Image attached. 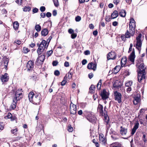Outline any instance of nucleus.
Returning <instances> with one entry per match:
<instances>
[{
    "label": "nucleus",
    "mask_w": 147,
    "mask_h": 147,
    "mask_svg": "<svg viewBox=\"0 0 147 147\" xmlns=\"http://www.w3.org/2000/svg\"><path fill=\"white\" fill-rule=\"evenodd\" d=\"M35 95L34 93L32 92H31L29 93L28 97L30 102H31L33 100V98L34 97Z\"/></svg>",
    "instance_id": "b1692460"
},
{
    "label": "nucleus",
    "mask_w": 147,
    "mask_h": 147,
    "mask_svg": "<svg viewBox=\"0 0 147 147\" xmlns=\"http://www.w3.org/2000/svg\"><path fill=\"white\" fill-rule=\"evenodd\" d=\"M9 59L5 57L3 58V60L2 61V64L4 63V68L6 69H7V68L8 65V63L9 62Z\"/></svg>",
    "instance_id": "4be33fe9"
},
{
    "label": "nucleus",
    "mask_w": 147,
    "mask_h": 147,
    "mask_svg": "<svg viewBox=\"0 0 147 147\" xmlns=\"http://www.w3.org/2000/svg\"><path fill=\"white\" fill-rule=\"evenodd\" d=\"M45 59V56L44 55H41L37 58L36 63L37 65H40L43 64Z\"/></svg>",
    "instance_id": "0eeeda50"
},
{
    "label": "nucleus",
    "mask_w": 147,
    "mask_h": 147,
    "mask_svg": "<svg viewBox=\"0 0 147 147\" xmlns=\"http://www.w3.org/2000/svg\"><path fill=\"white\" fill-rule=\"evenodd\" d=\"M70 111L71 114L75 115L76 113V105L71 103L70 105Z\"/></svg>",
    "instance_id": "f8f14e48"
},
{
    "label": "nucleus",
    "mask_w": 147,
    "mask_h": 147,
    "mask_svg": "<svg viewBox=\"0 0 147 147\" xmlns=\"http://www.w3.org/2000/svg\"><path fill=\"white\" fill-rule=\"evenodd\" d=\"M12 116V114L10 113H8L7 116L4 117L5 119H10Z\"/></svg>",
    "instance_id": "58836bf2"
},
{
    "label": "nucleus",
    "mask_w": 147,
    "mask_h": 147,
    "mask_svg": "<svg viewBox=\"0 0 147 147\" xmlns=\"http://www.w3.org/2000/svg\"><path fill=\"white\" fill-rule=\"evenodd\" d=\"M135 57V50L134 48L132 49V53L130 54L129 58L131 61L134 64V59Z\"/></svg>",
    "instance_id": "2eb2a0df"
},
{
    "label": "nucleus",
    "mask_w": 147,
    "mask_h": 147,
    "mask_svg": "<svg viewBox=\"0 0 147 147\" xmlns=\"http://www.w3.org/2000/svg\"><path fill=\"white\" fill-rule=\"evenodd\" d=\"M58 63V62L57 61H54L52 63V64L53 66H56Z\"/></svg>",
    "instance_id": "4d7b16f0"
},
{
    "label": "nucleus",
    "mask_w": 147,
    "mask_h": 147,
    "mask_svg": "<svg viewBox=\"0 0 147 147\" xmlns=\"http://www.w3.org/2000/svg\"><path fill=\"white\" fill-rule=\"evenodd\" d=\"M109 94L107 92L105 89L103 90L100 94V96L102 97V98L103 100H105L108 98L109 97Z\"/></svg>",
    "instance_id": "9b49d317"
},
{
    "label": "nucleus",
    "mask_w": 147,
    "mask_h": 147,
    "mask_svg": "<svg viewBox=\"0 0 147 147\" xmlns=\"http://www.w3.org/2000/svg\"><path fill=\"white\" fill-rule=\"evenodd\" d=\"M120 134L122 136H125L127 135V129L125 128L122 126L120 127Z\"/></svg>",
    "instance_id": "4468645a"
},
{
    "label": "nucleus",
    "mask_w": 147,
    "mask_h": 147,
    "mask_svg": "<svg viewBox=\"0 0 147 147\" xmlns=\"http://www.w3.org/2000/svg\"><path fill=\"white\" fill-rule=\"evenodd\" d=\"M125 35H122L121 36V39L123 41H125L126 40V38H127L126 36V34H125Z\"/></svg>",
    "instance_id": "c03bdc74"
},
{
    "label": "nucleus",
    "mask_w": 147,
    "mask_h": 147,
    "mask_svg": "<svg viewBox=\"0 0 147 147\" xmlns=\"http://www.w3.org/2000/svg\"><path fill=\"white\" fill-rule=\"evenodd\" d=\"M23 95L22 94L21 95L20 94H15L13 98V103L11 105V107L13 109H14L16 107L17 101L20 100L22 98Z\"/></svg>",
    "instance_id": "7ed1b4c3"
},
{
    "label": "nucleus",
    "mask_w": 147,
    "mask_h": 147,
    "mask_svg": "<svg viewBox=\"0 0 147 147\" xmlns=\"http://www.w3.org/2000/svg\"><path fill=\"white\" fill-rule=\"evenodd\" d=\"M35 28L37 32H39L41 30V27L39 24H36Z\"/></svg>",
    "instance_id": "7c9ffc66"
},
{
    "label": "nucleus",
    "mask_w": 147,
    "mask_h": 147,
    "mask_svg": "<svg viewBox=\"0 0 147 147\" xmlns=\"http://www.w3.org/2000/svg\"><path fill=\"white\" fill-rule=\"evenodd\" d=\"M40 16L42 18H45L46 16L45 13H41L40 14Z\"/></svg>",
    "instance_id": "338daca9"
},
{
    "label": "nucleus",
    "mask_w": 147,
    "mask_h": 147,
    "mask_svg": "<svg viewBox=\"0 0 147 147\" xmlns=\"http://www.w3.org/2000/svg\"><path fill=\"white\" fill-rule=\"evenodd\" d=\"M33 99L31 102L36 105H39L41 100L40 95L39 94L35 95Z\"/></svg>",
    "instance_id": "1a4fd4ad"
},
{
    "label": "nucleus",
    "mask_w": 147,
    "mask_h": 147,
    "mask_svg": "<svg viewBox=\"0 0 147 147\" xmlns=\"http://www.w3.org/2000/svg\"><path fill=\"white\" fill-rule=\"evenodd\" d=\"M31 8L29 6H25L23 9V11H29L30 10Z\"/></svg>",
    "instance_id": "f704fd0d"
},
{
    "label": "nucleus",
    "mask_w": 147,
    "mask_h": 147,
    "mask_svg": "<svg viewBox=\"0 0 147 147\" xmlns=\"http://www.w3.org/2000/svg\"><path fill=\"white\" fill-rule=\"evenodd\" d=\"M84 54L85 55H88L90 54V52L89 50H86L84 52Z\"/></svg>",
    "instance_id": "6e6d98bb"
},
{
    "label": "nucleus",
    "mask_w": 147,
    "mask_h": 147,
    "mask_svg": "<svg viewBox=\"0 0 147 147\" xmlns=\"http://www.w3.org/2000/svg\"><path fill=\"white\" fill-rule=\"evenodd\" d=\"M18 131L17 128H16L15 129H11V132L14 135H16L17 134V132Z\"/></svg>",
    "instance_id": "e433bc0d"
},
{
    "label": "nucleus",
    "mask_w": 147,
    "mask_h": 147,
    "mask_svg": "<svg viewBox=\"0 0 147 147\" xmlns=\"http://www.w3.org/2000/svg\"><path fill=\"white\" fill-rule=\"evenodd\" d=\"M119 15L122 17H124L126 15L125 11L123 9H122L119 12Z\"/></svg>",
    "instance_id": "c85d7f7f"
},
{
    "label": "nucleus",
    "mask_w": 147,
    "mask_h": 147,
    "mask_svg": "<svg viewBox=\"0 0 147 147\" xmlns=\"http://www.w3.org/2000/svg\"><path fill=\"white\" fill-rule=\"evenodd\" d=\"M77 36V34L76 33H73L71 34V37L72 39H74Z\"/></svg>",
    "instance_id": "09e8293b"
},
{
    "label": "nucleus",
    "mask_w": 147,
    "mask_h": 147,
    "mask_svg": "<svg viewBox=\"0 0 147 147\" xmlns=\"http://www.w3.org/2000/svg\"><path fill=\"white\" fill-rule=\"evenodd\" d=\"M81 20V17L79 16H78L75 18V20L76 22H79Z\"/></svg>",
    "instance_id": "a18cd8bd"
},
{
    "label": "nucleus",
    "mask_w": 147,
    "mask_h": 147,
    "mask_svg": "<svg viewBox=\"0 0 147 147\" xmlns=\"http://www.w3.org/2000/svg\"><path fill=\"white\" fill-rule=\"evenodd\" d=\"M136 27V24H134L132 25L131 23L129 24V30H127L126 33V36L127 38H129L131 36H133L135 32V28Z\"/></svg>",
    "instance_id": "39448f33"
},
{
    "label": "nucleus",
    "mask_w": 147,
    "mask_h": 147,
    "mask_svg": "<svg viewBox=\"0 0 147 147\" xmlns=\"http://www.w3.org/2000/svg\"><path fill=\"white\" fill-rule=\"evenodd\" d=\"M121 67L119 65H117L112 70V73H113L115 74H117L120 70Z\"/></svg>",
    "instance_id": "412c9836"
},
{
    "label": "nucleus",
    "mask_w": 147,
    "mask_h": 147,
    "mask_svg": "<svg viewBox=\"0 0 147 147\" xmlns=\"http://www.w3.org/2000/svg\"><path fill=\"white\" fill-rule=\"evenodd\" d=\"M133 82L132 81H127L125 83V86L127 87H130L132 84Z\"/></svg>",
    "instance_id": "72a5a7b5"
},
{
    "label": "nucleus",
    "mask_w": 147,
    "mask_h": 147,
    "mask_svg": "<svg viewBox=\"0 0 147 147\" xmlns=\"http://www.w3.org/2000/svg\"><path fill=\"white\" fill-rule=\"evenodd\" d=\"M67 130L69 132H71L73 131V128L70 126H69V125H68L67 127Z\"/></svg>",
    "instance_id": "a19ab883"
},
{
    "label": "nucleus",
    "mask_w": 147,
    "mask_h": 147,
    "mask_svg": "<svg viewBox=\"0 0 147 147\" xmlns=\"http://www.w3.org/2000/svg\"><path fill=\"white\" fill-rule=\"evenodd\" d=\"M30 50L28 49V48L26 47H24L23 49V52L25 53H28Z\"/></svg>",
    "instance_id": "c9c22d12"
},
{
    "label": "nucleus",
    "mask_w": 147,
    "mask_h": 147,
    "mask_svg": "<svg viewBox=\"0 0 147 147\" xmlns=\"http://www.w3.org/2000/svg\"><path fill=\"white\" fill-rule=\"evenodd\" d=\"M21 138L22 137H18L14 139L13 140V142L15 141H17L18 140H20Z\"/></svg>",
    "instance_id": "13d9d810"
},
{
    "label": "nucleus",
    "mask_w": 147,
    "mask_h": 147,
    "mask_svg": "<svg viewBox=\"0 0 147 147\" xmlns=\"http://www.w3.org/2000/svg\"><path fill=\"white\" fill-rule=\"evenodd\" d=\"M67 74V77H68L69 79H71L72 77V74L71 73L68 72Z\"/></svg>",
    "instance_id": "603ef678"
},
{
    "label": "nucleus",
    "mask_w": 147,
    "mask_h": 147,
    "mask_svg": "<svg viewBox=\"0 0 147 147\" xmlns=\"http://www.w3.org/2000/svg\"><path fill=\"white\" fill-rule=\"evenodd\" d=\"M127 58L126 57H123L121 60V66L123 67L124 66L127 62Z\"/></svg>",
    "instance_id": "393cba45"
},
{
    "label": "nucleus",
    "mask_w": 147,
    "mask_h": 147,
    "mask_svg": "<svg viewBox=\"0 0 147 147\" xmlns=\"http://www.w3.org/2000/svg\"><path fill=\"white\" fill-rule=\"evenodd\" d=\"M115 100L117 101L119 103L121 102V93L118 92L117 91H115L114 93Z\"/></svg>",
    "instance_id": "6e6552de"
},
{
    "label": "nucleus",
    "mask_w": 147,
    "mask_h": 147,
    "mask_svg": "<svg viewBox=\"0 0 147 147\" xmlns=\"http://www.w3.org/2000/svg\"><path fill=\"white\" fill-rule=\"evenodd\" d=\"M48 44L47 45V42L45 40H42L40 44L37 43V45L38 48L37 50V53L38 55L41 54L44 51L47 49L48 46Z\"/></svg>",
    "instance_id": "f03ea898"
},
{
    "label": "nucleus",
    "mask_w": 147,
    "mask_h": 147,
    "mask_svg": "<svg viewBox=\"0 0 147 147\" xmlns=\"http://www.w3.org/2000/svg\"><path fill=\"white\" fill-rule=\"evenodd\" d=\"M110 134H112L114 135H116L117 134V133L112 129H110Z\"/></svg>",
    "instance_id": "8fccbe9b"
},
{
    "label": "nucleus",
    "mask_w": 147,
    "mask_h": 147,
    "mask_svg": "<svg viewBox=\"0 0 147 147\" xmlns=\"http://www.w3.org/2000/svg\"><path fill=\"white\" fill-rule=\"evenodd\" d=\"M55 6L56 7H58L59 5L58 0H53Z\"/></svg>",
    "instance_id": "4c0bfd02"
},
{
    "label": "nucleus",
    "mask_w": 147,
    "mask_h": 147,
    "mask_svg": "<svg viewBox=\"0 0 147 147\" xmlns=\"http://www.w3.org/2000/svg\"><path fill=\"white\" fill-rule=\"evenodd\" d=\"M84 114L86 115L87 119L90 122L93 123H95L96 118L92 112L85 111L84 112Z\"/></svg>",
    "instance_id": "423d86ee"
},
{
    "label": "nucleus",
    "mask_w": 147,
    "mask_h": 147,
    "mask_svg": "<svg viewBox=\"0 0 147 147\" xmlns=\"http://www.w3.org/2000/svg\"><path fill=\"white\" fill-rule=\"evenodd\" d=\"M104 116L105 119V122L106 125L108 124L109 121V118L107 113H104L103 116Z\"/></svg>",
    "instance_id": "cd10ccee"
},
{
    "label": "nucleus",
    "mask_w": 147,
    "mask_h": 147,
    "mask_svg": "<svg viewBox=\"0 0 147 147\" xmlns=\"http://www.w3.org/2000/svg\"><path fill=\"white\" fill-rule=\"evenodd\" d=\"M38 9L36 8H34L32 10V12L33 13H35L37 12L38 11Z\"/></svg>",
    "instance_id": "864d4df0"
},
{
    "label": "nucleus",
    "mask_w": 147,
    "mask_h": 147,
    "mask_svg": "<svg viewBox=\"0 0 147 147\" xmlns=\"http://www.w3.org/2000/svg\"><path fill=\"white\" fill-rule=\"evenodd\" d=\"M113 86L114 88H117L119 87L120 85L118 84L117 81H115L113 84Z\"/></svg>",
    "instance_id": "ea45409f"
},
{
    "label": "nucleus",
    "mask_w": 147,
    "mask_h": 147,
    "mask_svg": "<svg viewBox=\"0 0 147 147\" xmlns=\"http://www.w3.org/2000/svg\"><path fill=\"white\" fill-rule=\"evenodd\" d=\"M105 20L107 22H109L110 21L111 19L109 17V16H106Z\"/></svg>",
    "instance_id": "3c124183"
},
{
    "label": "nucleus",
    "mask_w": 147,
    "mask_h": 147,
    "mask_svg": "<svg viewBox=\"0 0 147 147\" xmlns=\"http://www.w3.org/2000/svg\"><path fill=\"white\" fill-rule=\"evenodd\" d=\"M119 15L117 11L116 10H114L111 14V19H114L117 18Z\"/></svg>",
    "instance_id": "5701e85b"
},
{
    "label": "nucleus",
    "mask_w": 147,
    "mask_h": 147,
    "mask_svg": "<svg viewBox=\"0 0 147 147\" xmlns=\"http://www.w3.org/2000/svg\"><path fill=\"white\" fill-rule=\"evenodd\" d=\"M13 27L15 30H18L19 26V24L18 22H14L13 24Z\"/></svg>",
    "instance_id": "c756f323"
},
{
    "label": "nucleus",
    "mask_w": 147,
    "mask_h": 147,
    "mask_svg": "<svg viewBox=\"0 0 147 147\" xmlns=\"http://www.w3.org/2000/svg\"><path fill=\"white\" fill-rule=\"evenodd\" d=\"M46 16L48 18H49L51 17V13L49 12H47L46 15Z\"/></svg>",
    "instance_id": "052dcab7"
},
{
    "label": "nucleus",
    "mask_w": 147,
    "mask_h": 147,
    "mask_svg": "<svg viewBox=\"0 0 147 147\" xmlns=\"http://www.w3.org/2000/svg\"><path fill=\"white\" fill-rule=\"evenodd\" d=\"M97 109L98 110V111L100 114L103 116L104 113L102 105L100 104H99L97 108Z\"/></svg>",
    "instance_id": "aec40b11"
},
{
    "label": "nucleus",
    "mask_w": 147,
    "mask_h": 147,
    "mask_svg": "<svg viewBox=\"0 0 147 147\" xmlns=\"http://www.w3.org/2000/svg\"><path fill=\"white\" fill-rule=\"evenodd\" d=\"M54 74L55 76H58L60 74V72L58 70H56L54 71Z\"/></svg>",
    "instance_id": "37998d69"
},
{
    "label": "nucleus",
    "mask_w": 147,
    "mask_h": 147,
    "mask_svg": "<svg viewBox=\"0 0 147 147\" xmlns=\"http://www.w3.org/2000/svg\"><path fill=\"white\" fill-rule=\"evenodd\" d=\"M96 63H89L87 66V67L89 69H93L94 71L96 69Z\"/></svg>",
    "instance_id": "f3484780"
},
{
    "label": "nucleus",
    "mask_w": 147,
    "mask_h": 147,
    "mask_svg": "<svg viewBox=\"0 0 147 147\" xmlns=\"http://www.w3.org/2000/svg\"><path fill=\"white\" fill-rule=\"evenodd\" d=\"M21 90H16V92H15V94H16L17 93L18 94H20L21 95V94H22V93L21 92Z\"/></svg>",
    "instance_id": "e2e57ef3"
},
{
    "label": "nucleus",
    "mask_w": 147,
    "mask_h": 147,
    "mask_svg": "<svg viewBox=\"0 0 147 147\" xmlns=\"http://www.w3.org/2000/svg\"><path fill=\"white\" fill-rule=\"evenodd\" d=\"M140 100V96L139 94L137 95V96L134 98L133 103L135 105L138 104Z\"/></svg>",
    "instance_id": "6ab92c4d"
},
{
    "label": "nucleus",
    "mask_w": 147,
    "mask_h": 147,
    "mask_svg": "<svg viewBox=\"0 0 147 147\" xmlns=\"http://www.w3.org/2000/svg\"><path fill=\"white\" fill-rule=\"evenodd\" d=\"M7 75L8 74L6 73H5L4 75H1L0 79L2 82H6L8 80L9 78Z\"/></svg>",
    "instance_id": "dca6fc26"
},
{
    "label": "nucleus",
    "mask_w": 147,
    "mask_h": 147,
    "mask_svg": "<svg viewBox=\"0 0 147 147\" xmlns=\"http://www.w3.org/2000/svg\"><path fill=\"white\" fill-rule=\"evenodd\" d=\"M68 32L70 34H72L74 33V30L72 29H69L68 30Z\"/></svg>",
    "instance_id": "bf43d9fd"
},
{
    "label": "nucleus",
    "mask_w": 147,
    "mask_h": 147,
    "mask_svg": "<svg viewBox=\"0 0 147 147\" xmlns=\"http://www.w3.org/2000/svg\"><path fill=\"white\" fill-rule=\"evenodd\" d=\"M139 124L138 122H137V123H135L134 126V127L132 129V131L131 132V135H133L134 134L136 130L139 127Z\"/></svg>",
    "instance_id": "a211bd4d"
},
{
    "label": "nucleus",
    "mask_w": 147,
    "mask_h": 147,
    "mask_svg": "<svg viewBox=\"0 0 147 147\" xmlns=\"http://www.w3.org/2000/svg\"><path fill=\"white\" fill-rule=\"evenodd\" d=\"M34 67V63L32 61H29L27 63L26 68L28 71H32Z\"/></svg>",
    "instance_id": "9d476101"
},
{
    "label": "nucleus",
    "mask_w": 147,
    "mask_h": 147,
    "mask_svg": "<svg viewBox=\"0 0 147 147\" xmlns=\"http://www.w3.org/2000/svg\"><path fill=\"white\" fill-rule=\"evenodd\" d=\"M142 36L141 34H140L136 38V42L135 43L134 42V47H136V48L140 52L141 50V47L142 46V42L141 40V38Z\"/></svg>",
    "instance_id": "20e7f679"
},
{
    "label": "nucleus",
    "mask_w": 147,
    "mask_h": 147,
    "mask_svg": "<svg viewBox=\"0 0 147 147\" xmlns=\"http://www.w3.org/2000/svg\"><path fill=\"white\" fill-rule=\"evenodd\" d=\"M116 56V53L115 52L112 51L110 52L107 54V60L114 59H115Z\"/></svg>",
    "instance_id": "ddd939ff"
},
{
    "label": "nucleus",
    "mask_w": 147,
    "mask_h": 147,
    "mask_svg": "<svg viewBox=\"0 0 147 147\" xmlns=\"http://www.w3.org/2000/svg\"><path fill=\"white\" fill-rule=\"evenodd\" d=\"M95 89V86L93 85H92L89 88L90 92L91 93H93V91Z\"/></svg>",
    "instance_id": "2f4dec72"
},
{
    "label": "nucleus",
    "mask_w": 147,
    "mask_h": 147,
    "mask_svg": "<svg viewBox=\"0 0 147 147\" xmlns=\"http://www.w3.org/2000/svg\"><path fill=\"white\" fill-rule=\"evenodd\" d=\"M99 140L100 143L102 144L105 145L106 143V140L105 138H103L102 137L100 136Z\"/></svg>",
    "instance_id": "bb28decb"
},
{
    "label": "nucleus",
    "mask_w": 147,
    "mask_h": 147,
    "mask_svg": "<svg viewBox=\"0 0 147 147\" xmlns=\"http://www.w3.org/2000/svg\"><path fill=\"white\" fill-rule=\"evenodd\" d=\"M87 63V61L85 59H83L82 61V64L83 65H85Z\"/></svg>",
    "instance_id": "0e129e2a"
},
{
    "label": "nucleus",
    "mask_w": 147,
    "mask_h": 147,
    "mask_svg": "<svg viewBox=\"0 0 147 147\" xmlns=\"http://www.w3.org/2000/svg\"><path fill=\"white\" fill-rule=\"evenodd\" d=\"M3 123L2 122H0V130H3Z\"/></svg>",
    "instance_id": "774afa93"
},
{
    "label": "nucleus",
    "mask_w": 147,
    "mask_h": 147,
    "mask_svg": "<svg viewBox=\"0 0 147 147\" xmlns=\"http://www.w3.org/2000/svg\"><path fill=\"white\" fill-rule=\"evenodd\" d=\"M120 0H114L113 3L116 5H117L119 3Z\"/></svg>",
    "instance_id": "5fc2aeb1"
},
{
    "label": "nucleus",
    "mask_w": 147,
    "mask_h": 147,
    "mask_svg": "<svg viewBox=\"0 0 147 147\" xmlns=\"http://www.w3.org/2000/svg\"><path fill=\"white\" fill-rule=\"evenodd\" d=\"M101 82L102 80H100L97 84L96 87L97 89L99 90L100 89L102 84Z\"/></svg>",
    "instance_id": "473e14b6"
},
{
    "label": "nucleus",
    "mask_w": 147,
    "mask_h": 147,
    "mask_svg": "<svg viewBox=\"0 0 147 147\" xmlns=\"http://www.w3.org/2000/svg\"><path fill=\"white\" fill-rule=\"evenodd\" d=\"M45 7L44 6H41L40 7V9L41 12H43L45 10Z\"/></svg>",
    "instance_id": "de8ad7c7"
},
{
    "label": "nucleus",
    "mask_w": 147,
    "mask_h": 147,
    "mask_svg": "<svg viewBox=\"0 0 147 147\" xmlns=\"http://www.w3.org/2000/svg\"><path fill=\"white\" fill-rule=\"evenodd\" d=\"M53 51L52 50H50L47 52V54L48 55V57H49L53 53Z\"/></svg>",
    "instance_id": "79ce46f5"
},
{
    "label": "nucleus",
    "mask_w": 147,
    "mask_h": 147,
    "mask_svg": "<svg viewBox=\"0 0 147 147\" xmlns=\"http://www.w3.org/2000/svg\"><path fill=\"white\" fill-rule=\"evenodd\" d=\"M49 31L46 28L42 29L41 32V34L42 36H45L48 34Z\"/></svg>",
    "instance_id": "a878e982"
},
{
    "label": "nucleus",
    "mask_w": 147,
    "mask_h": 147,
    "mask_svg": "<svg viewBox=\"0 0 147 147\" xmlns=\"http://www.w3.org/2000/svg\"><path fill=\"white\" fill-rule=\"evenodd\" d=\"M138 68L139 71L138 73V81L140 82L143 79H144L145 78V67L144 63H142L138 66Z\"/></svg>",
    "instance_id": "f257e3e1"
},
{
    "label": "nucleus",
    "mask_w": 147,
    "mask_h": 147,
    "mask_svg": "<svg viewBox=\"0 0 147 147\" xmlns=\"http://www.w3.org/2000/svg\"><path fill=\"white\" fill-rule=\"evenodd\" d=\"M64 65L66 67H68L69 66V63L68 62L66 61L64 64Z\"/></svg>",
    "instance_id": "680f3d73"
},
{
    "label": "nucleus",
    "mask_w": 147,
    "mask_h": 147,
    "mask_svg": "<svg viewBox=\"0 0 147 147\" xmlns=\"http://www.w3.org/2000/svg\"><path fill=\"white\" fill-rule=\"evenodd\" d=\"M14 43H16L17 44L20 45L21 43V41L20 40H17L15 41L14 42Z\"/></svg>",
    "instance_id": "69168bd1"
},
{
    "label": "nucleus",
    "mask_w": 147,
    "mask_h": 147,
    "mask_svg": "<svg viewBox=\"0 0 147 147\" xmlns=\"http://www.w3.org/2000/svg\"><path fill=\"white\" fill-rule=\"evenodd\" d=\"M130 23L132 24V25H134V24H135V21L133 18L130 19L129 24Z\"/></svg>",
    "instance_id": "49530a36"
}]
</instances>
